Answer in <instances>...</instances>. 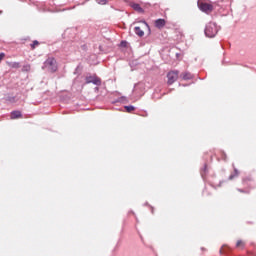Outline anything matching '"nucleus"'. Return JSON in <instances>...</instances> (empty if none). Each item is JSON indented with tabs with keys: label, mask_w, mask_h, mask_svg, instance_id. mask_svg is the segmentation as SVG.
<instances>
[{
	"label": "nucleus",
	"mask_w": 256,
	"mask_h": 256,
	"mask_svg": "<svg viewBox=\"0 0 256 256\" xmlns=\"http://www.w3.org/2000/svg\"><path fill=\"white\" fill-rule=\"evenodd\" d=\"M151 209H152V213H153V207H151Z\"/></svg>",
	"instance_id": "7c9ffc66"
},
{
	"label": "nucleus",
	"mask_w": 256,
	"mask_h": 256,
	"mask_svg": "<svg viewBox=\"0 0 256 256\" xmlns=\"http://www.w3.org/2000/svg\"><path fill=\"white\" fill-rule=\"evenodd\" d=\"M238 191H239V193H248V192L245 191L244 189H240V188H238Z\"/></svg>",
	"instance_id": "a878e982"
},
{
	"label": "nucleus",
	"mask_w": 256,
	"mask_h": 256,
	"mask_svg": "<svg viewBox=\"0 0 256 256\" xmlns=\"http://www.w3.org/2000/svg\"><path fill=\"white\" fill-rule=\"evenodd\" d=\"M198 7L200 11H203L204 13H208V11H213V5L209 3L198 2Z\"/></svg>",
	"instance_id": "0eeeda50"
},
{
	"label": "nucleus",
	"mask_w": 256,
	"mask_h": 256,
	"mask_svg": "<svg viewBox=\"0 0 256 256\" xmlns=\"http://www.w3.org/2000/svg\"><path fill=\"white\" fill-rule=\"evenodd\" d=\"M133 95L137 99H141L145 95V83L139 82L135 84L134 89H133Z\"/></svg>",
	"instance_id": "7ed1b4c3"
},
{
	"label": "nucleus",
	"mask_w": 256,
	"mask_h": 256,
	"mask_svg": "<svg viewBox=\"0 0 256 256\" xmlns=\"http://www.w3.org/2000/svg\"><path fill=\"white\" fill-rule=\"evenodd\" d=\"M229 251H231V248H229L227 245H223L220 249V253H229Z\"/></svg>",
	"instance_id": "f3484780"
},
{
	"label": "nucleus",
	"mask_w": 256,
	"mask_h": 256,
	"mask_svg": "<svg viewBox=\"0 0 256 256\" xmlns=\"http://www.w3.org/2000/svg\"><path fill=\"white\" fill-rule=\"evenodd\" d=\"M98 5H107V0H96Z\"/></svg>",
	"instance_id": "aec40b11"
},
{
	"label": "nucleus",
	"mask_w": 256,
	"mask_h": 256,
	"mask_svg": "<svg viewBox=\"0 0 256 256\" xmlns=\"http://www.w3.org/2000/svg\"><path fill=\"white\" fill-rule=\"evenodd\" d=\"M21 117H23V114L19 110H14L10 114V119H21Z\"/></svg>",
	"instance_id": "1a4fd4ad"
},
{
	"label": "nucleus",
	"mask_w": 256,
	"mask_h": 256,
	"mask_svg": "<svg viewBox=\"0 0 256 256\" xmlns=\"http://www.w3.org/2000/svg\"><path fill=\"white\" fill-rule=\"evenodd\" d=\"M42 69H47V71H49L50 73H55L57 71V60H55V58L53 57L48 58L44 62V66L42 67Z\"/></svg>",
	"instance_id": "f03ea898"
},
{
	"label": "nucleus",
	"mask_w": 256,
	"mask_h": 256,
	"mask_svg": "<svg viewBox=\"0 0 256 256\" xmlns=\"http://www.w3.org/2000/svg\"><path fill=\"white\" fill-rule=\"evenodd\" d=\"M112 103L113 104H115V103H127V97L121 96L118 99L114 100Z\"/></svg>",
	"instance_id": "2eb2a0df"
},
{
	"label": "nucleus",
	"mask_w": 256,
	"mask_h": 256,
	"mask_svg": "<svg viewBox=\"0 0 256 256\" xmlns=\"http://www.w3.org/2000/svg\"><path fill=\"white\" fill-rule=\"evenodd\" d=\"M3 59H5V53L1 52V53H0V63H1V61H2Z\"/></svg>",
	"instance_id": "393cba45"
},
{
	"label": "nucleus",
	"mask_w": 256,
	"mask_h": 256,
	"mask_svg": "<svg viewBox=\"0 0 256 256\" xmlns=\"http://www.w3.org/2000/svg\"><path fill=\"white\" fill-rule=\"evenodd\" d=\"M234 172L228 177L229 181H233L236 177H239V170L235 168V164H233Z\"/></svg>",
	"instance_id": "ddd939ff"
},
{
	"label": "nucleus",
	"mask_w": 256,
	"mask_h": 256,
	"mask_svg": "<svg viewBox=\"0 0 256 256\" xmlns=\"http://www.w3.org/2000/svg\"><path fill=\"white\" fill-rule=\"evenodd\" d=\"M130 7H132V9H134V11H137V13H145V10H143L141 5H139L137 3L130 4Z\"/></svg>",
	"instance_id": "9b49d317"
},
{
	"label": "nucleus",
	"mask_w": 256,
	"mask_h": 256,
	"mask_svg": "<svg viewBox=\"0 0 256 256\" xmlns=\"http://www.w3.org/2000/svg\"><path fill=\"white\" fill-rule=\"evenodd\" d=\"M236 247H245V243H243L241 240H238L236 243Z\"/></svg>",
	"instance_id": "412c9836"
},
{
	"label": "nucleus",
	"mask_w": 256,
	"mask_h": 256,
	"mask_svg": "<svg viewBox=\"0 0 256 256\" xmlns=\"http://www.w3.org/2000/svg\"><path fill=\"white\" fill-rule=\"evenodd\" d=\"M166 23L167 22L165 21V19L159 18V19L155 20L154 25L157 29H163L164 26L166 25Z\"/></svg>",
	"instance_id": "6e6552de"
},
{
	"label": "nucleus",
	"mask_w": 256,
	"mask_h": 256,
	"mask_svg": "<svg viewBox=\"0 0 256 256\" xmlns=\"http://www.w3.org/2000/svg\"><path fill=\"white\" fill-rule=\"evenodd\" d=\"M9 67H11L12 69H19L21 67V63H19V62H11L9 64Z\"/></svg>",
	"instance_id": "dca6fc26"
},
{
	"label": "nucleus",
	"mask_w": 256,
	"mask_h": 256,
	"mask_svg": "<svg viewBox=\"0 0 256 256\" xmlns=\"http://www.w3.org/2000/svg\"><path fill=\"white\" fill-rule=\"evenodd\" d=\"M221 27L217 25L215 22H209L206 24L204 33L206 37H209L210 39H213V37H216V35L219 33Z\"/></svg>",
	"instance_id": "f257e3e1"
},
{
	"label": "nucleus",
	"mask_w": 256,
	"mask_h": 256,
	"mask_svg": "<svg viewBox=\"0 0 256 256\" xmlns=\"http://www.w3.org/2000/svg\"><path fill=\"white\" fill-rule=\"evenodd\" d=\"M36 45H39V41L34 40L33 43L31 44V48H32V49H35V46H36Z\"/></svg>",
	"instance_id": "4be33fe9"
},
{
	"label": "nucleus",
	"mask_w": 256,
	"mask_h": 256,
	"mask_svg": "<svg viewBox=\"0 0 256 256\" xmlns=\"http://www.w3.org/2000/svg\"><path fill=\"white\" fill-rule=\"evenodd\" d=\"M124 109L126 110V113H131L132 111H135V106L133 105L124 106Z\"/></svg>",
	"instance_id": "a211bd4d"
},
{
	"label": "nucleus",
	"mask_w": 256,
	"mask_h": 256,
	"mask_svg": "<svg viewBox=\"0 0 256 256\" xmlns=\"http://www.w3.org/2000/svg\"><path fill=\"white\" fill-rule=\"evenodd\" d=\"M220 155H221L222 161H227V153H225V151H221Z\"/></svg>",
	"instance_id": "6ab92c4d"
},
{
	"label": "nucleus",
	"mask_w": 256,
	"mask_h": 256,
	"mask_svg": "<svg viewBox=\"0 0 256 256\" xmlns=\"http://www.w3.org/2000/svg\"><path fill=\"white\" fill-rule=\"evenodd\" d=\"M7 101H10V103H15V97L10 96L7 98Z\"/></svg>",
	"instance_id": "5701e85b"
},
{
	"label": "nucleus",
	"mask_w": 256,
	"mask_h": 256,
	"mask_svg": "<svg viewBox=\"0 0 256 256\" xmlns=\"http://www.w3.org/2000/svg\"><path fill=\"white\" fill-rule=\"evenodd\" d=\"M85 81H86V85H89V83H92V85H96V87H101V78H99L97 75L86 76Z\"/></svg>",
	"instance_id": "39448f33"
},
{
	"label": "nucleus",
	"mask_w": 256,
	"mask_h": 256,
	"mask_svg": "<svg viewBox=\"0 0 256 256\" xmlns=\"http://www.w3.org/2000/svg\"><path fill=\"white\" fill-rule=\"evenodd\" d=\"M245 181H247V179H243V183H245Z\"/></svg>",
	"instance_id": "c85d7f7f"
},
{
	"label": "nucleus",
	"mask_w": 256,
	"mask_h": 256,
	"mask_svg": "<svg viewBox=\"0 0 256 256\" xmlns=\"http://www.w3.org/2000/svg\"><path fill=\"white\" fill-rule=\"evenodd\" d=\"M167 79H168L167 84L173 85V83H175V81H177V79H179V71L173 70V71L168 72Z\"/></svg>",
	"instance_id": "423d86ee"
},
{
	"label": "nucleus",
	"mask_w": 256,
	"mask_h": 256,
	"mask_svg": "<svg viewBox=\"0 0 256 256\" xmlns=\"http://www.w3.org/2000/svg\"><path fill=\"white\" fill-rule=\"evenodd\" d=\"M120 46H121V47H127V41L122 40V41L120 42Z\"/></svg>",
	"instance_id": "b1692460"
},
{
	"label": "nucleus",
	"mask_w": 256,
	"mask_h": 256,
	"mask_svg": "<svg viewBox=\"0 0 256 256\" xmlns=\"http://www.w3.org/2000/svg\"><path fill=\"white\" fill-rule=\"evenodd\" d=\"M233 0H220L216 3L219 11H229L231 9V3Z\"/></svg>",
	"instance_id": "20e7f679"
},
{
	"label": "nucleus",
	"mask_w": 256,
	"mask_h": 256,
	"mask_svg": "<svg viewBox=\"0 0 256 256\" xmlns=\"http://www.w3.org/2000/svg\"><path fill=\"white\" fill-rule=\"evenodd\" d=\"M208 172H209V169L207 168V164H205L204 167L200 170V175L203 181H206Z\"/></svg>",
	"instance_id": "9d476101"
},
{
	"label": "nucleus",
	"mask_w": 256,
	"mask_h": 256,
	"mask_svg": "<svg viewBox=\"0 0 256 256\" xmlns=\"http://www.w3.org/2000/svg\"><path fill=\"white\" fill-rule=\"evenodd\" d=\"M28 39H29V37L22 38L21 41H27Z\"/></svg>",
	"instance_id": "bb28decb"
},
{
	"label": "nucleus",
	"mask_w": 256,
	"mask_h": 256,
	"mask_svg": "<svg viewBox=\"0 0 256 256\" xmlns=\"http://www.w3.org/2000/svg\"><path fill=\"white\" fill-rule=\"evenodd\" d=\"M223 182H220V184H219V187H221V184H222Z\"/></svg>",
	"instance_id": "c756f323"
},
{
	"label": "nucleus",
	"mask_w": 256,
	"mask_h": 256,
	"mask_svg": "<svg viewBox=\"0 0 256 256\" xmlns=\"http://www.w3.org/2000/svg\"><path fill=\"white\" fill-rule=\"evenodd\" d=\"M134 32L135 35H138V37H143V35H145V32L141 30V27L139 26L134 27Z\"/></svg>",
	"instance_id": "4468645a"
},
{
	"label": "nucleus",
	"mask_w": 256,
	"mask_h": 256,
	"mask_svg": "<svg viewBox=\"0 0 256 256\" xmlns=\"http://www.w3.org/2000/svg\"><path fill=\"white\" fill-rule=\"evenodd\" d=\"M143 23L146 25V27H149V24H147V22L143 21Z\"/></svg>",
	"instance_id": "cd10ccee"
},
{
	"label": "nucleus",
	"mask_w": 256,
	"mask_h": 256,
	"mask_svg": "<svg viewBox=\"0 0 256 256\" xmlns=\"http://www.w3.org/2000/svg\"><path fill=\"white\" fill-rule=\"evenodd\" d=\"M180 77L184 80V81H191V79H193V74H191L190 72H184L180 75Z\"/></svg>",
	"instance_id": "f8f14e48"
}]
</instances>
